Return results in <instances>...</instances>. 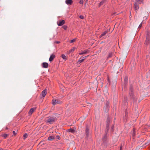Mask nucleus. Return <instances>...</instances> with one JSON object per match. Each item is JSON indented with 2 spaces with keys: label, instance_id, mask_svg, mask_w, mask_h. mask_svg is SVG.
I'll return each instance as SVG.
<instances>
[{
  "label": "nucleus",
  "instance_id": "nucleus-10",
  "mask_svg": "<svg viewBox=\"0 0 150 150\" xmlns=\"http://www.w3.org/2000/svg\"><path fill=\"white\" fill-rule=\"evenodd\" d=\"M55 57V56L54 54H52L51 55L50 57V58H49V60L50 62L52 61L54 58Z\"/></svg>",
  "mask_w": 150,
  "mask_h": 150
},
{
  "label": "nucleus",
  "instance_id": "nucleus-7",
  "mask_svg": "<svg viewBox=\"0 0 150 150\" xmlns=\"http://www.w3.org/2000/svg\"><path fill=\"white\" fill-rule=\"evenodd\" d=\"M36 108H35L30 109L28 112L29 115H31L34 112V111L36 110Z\"/></svg>",
  "mask_w": 150,
  "mask_h": 150
},
{
  "label": "nucleus",
  "instance_id": "nucleus-33",
  "mask_svg": "<svg viewBox=\"0 0 150 150\" xmlns=\"http://www.w3.org/2000/svg\"><path fill=\"white\" fill-rule=\"evenodd\" d=\"M103 1H102L100 3V5L101 6L102 5L103 3Z\"/></svg>",
  "mask_w": 150,
  "mask_h": 150
},
{
  "label": "nucleus",
  "instance_id": "nucleus-19",
  "mask_svg": "<svg viewBox=\"0 0 150 150\" xmlns=\"http://www.w3.org/2000/svg\"><path fill=\"white\" fill-rule=\"evenodd\" d=\"M139 4H141L142 3L143 1V0H135Z\"/></svg>",
  "mask_w": 150,
  "mask_h": 150
},
{
  "label": "nucleus",
  "instance_id": "nucleus-20",
  "mask_svg": "<svg viewBox=\"0 0 150 150\" xmlns=\"http://www.w3.org/2000/svg\"><path fill=\"white\" fill-rule=\"evenodd\" d=\"M86 135L88 136V128H86Z\"/></svg>",
  "mask_w": 150,
  "mask_h": 150
},
{
  "label": "nucleus",
  "instance_id": "nucleus-4",
  "mask_svg": "<svg viewBox=\"0 0 150 150\" xmlns=\"http://www.w3.org/2000/svg\"><path fill=\"white\" fill-rule=\"evenodd\" d=\"M129 94L130 96L131 97V98H132V99L134 100V95H133V89L131 88H130Z\"/></svg>",
  "mask_w": 150,
  "mask_h": 150
},
{
  "label": "nucleus",
  "instance_id": "nucleus-22",
  "mask_svg": "<svg viewBox=\"0 0 150 150\" xmlns=\"http://www.w3.org/2000/svg\"><path fill=\"white\" fill-rule=\"evenodd\" d=\"M135 129H134L133 130V137L134 138V137L135 136Z\"/></svg>",
  "mask_w": 150,
  "mask_h": 150
},
{
  "label": "nucleus",
  "instance_id": "nucleus-21",
  "mask_svg": "<svg viewBox=\"0 0 150 150\" xmlns=\"http://www.w3.org/2000/svg\"><path fill=\"white\" fill-rule=\"evenodd\" d=\"M74 131L75 130H74L71 129H68V131L69 132H71L72 133H74Z\"/></svg>",
  "mask_w": 150,
  "mask_h": 150
},
{
  "label": "nucleus",
  "instance_id": "nucleus-37",
  "mask_svg": "<svg viewBox=\"0 0 150 150\" xmlns=\"http://www.w3.org/2000/svg\"><path fill=\"white\" fill-rule=\"evenodd\" d=\"M106 108H107V109L108 110V107L107 106H106Z\"/></svg>",
  "mask_w": 150,
  "mask_h": 150
},
{
  "label": "nucleus",
  "instance_id": "nucleus-9",
  "mask_svg": "<svg viewBox=\"0 0 150 150\" xmlns=\"http://www.w3.org/2000/svg\"><path fill=\"white\" fill-rule=\"evenodd\" d=\"M65 2L68 5H71L72 4L73 1L72 0H66Z\"/></svg>",
  "mask_w": 150,
  "mask_h": 150
},
{
  "label": "nucleus",
  "instance_id": "nucleus-18",
  "mask_svg": "<svg viewBox=\"0 0 150 150\" xmlns=\"http://www.w3.org/2000/svg\"><path fill=\"white\" fill-rule=\"evenodd\" d=\"M128 80V78L127 77H126L124 79V83L126 84L127 83V81Z\"/></svg>",
  "mask_w": 150,
  "mask_h": 150
},
{
  "label": "nucleus",
  "instance_id": "nucleus-29",
  "mask_svg": "<svg viewBox=\"0 0 150 150\" xmlns=\"http://www.w3.org/2000/svg\"><path fill=\"white\" fill-rule=\"evenodd\" d=\"M79 3L80 4H83V0H80Z\"/></svg>",
  "mask_w": 150,
  "mask_h": 150
},
{
  "label": "nucleus",
  "instance_id": "nucleus-26",
  "mask_svg": "<svg viewBox=\"0 0 150 150\" xmlns=\"http://www.w3.org/2000/svg\"><path fill=\"white\" fill-rule=\"evenodd\" d=\"M109 129V125L108 124H107L106 126V129L108 130Z\"/></svg>",
  "mask_w": 150,
  "mask_h": 150
},
{
  "label": "nucleus",
  "instance_id": "nucleus-15",
  "mask_svg": "<svg viewBox=\"0 0 150 150\" xmlns=\"http://www.w3.org/2000/svg\"><path fill=\"white\" fill-rule=\"evenodd\" d=\"M61 56L62 58L65 60H66L67 59V57L64 54H62Z\"/></svg>",
  "mask_w": 150,
  "mask_h": 150
},
{
  "label": "nucleus",
  "instance_id": "nucleus-38",
  "mask_svg": "<svg viewBox=\"0 0 150 150\" xmlns=\"http://www.w3.org/2000/svg\"><path fill=\"white\" fill-rule=\"evenodd\" d=\"M121 148H122V147H120V150H121Z\"/></svg>",
  "mask_w": 150,
  "mask_h": 150
},
{
  "label": "nucleus",
  "instance_id": "nucleus-14",
  "mask_svg": "<svg viewBox=\"0 0 150 150\" xmlns=\"http://www.w3.org/2000/svg\"><path fill=\"white\" fill-rule=\"evenodd\" d=\"M86 57H83V59H81V60H79L78 61L77 63L79 64V63H81L82 62H83L84 61V60H85V58H86Z\"/></svg>",
  "mask_w": 150,
  "mask_h": 150
},
{
  "label": "nucleus",
  "instance_id": "nucleus-34",
  "mask_svg": "<svg viewBox=\"0 0 150 150\" xmlns=\"http://www.w3.org/2000/svg\"><path fill=\"white\" fill-rule=\"evenodd\" d=\"M113 126L112 127L111 129V130L113 131Z\"/></svg>",
  "mask_w": 150,
  "mask_h": 150
},
{
  "label": "nucleus",
  "instance_id": "nucleus-30",
  "mask_svg": "<svg viewBox=\"0 0 150 150\" xmlns=\"http://www.w3.org/2000/svg\"><path fill=\"white\" fill-rule=\"evenodd\" d=\"M79 18H80L81 19H83L84 18V17L83 16H79Z\"/></svg>",
  "mask_w": 150,
  "mask_h": 150
},
{
  "label": "nucleus",
  "instance_id": "nucleus-41",
  "mask_svg": "<svg viewBox=\"0 0 150 150\" xmlns=\"http://www.w3.org/2000/svg\"><path fill=\"white\" fill-rule=\"evenodd\" d=\"M0 150H2V149H0Z\"/></svg>",
  "mask_w": 150,
  "mask_h": 150
},
{
  "label": "nucleus",
  "instance_id": "nucleus-40",
  "mask_svg": "<svg viewBox=\"0 0 150 150\" xmlns=\"http://www.w3.org/2000/svg\"><path fill=\"white\" fill-rule=\"evenodd\" d=\"M110 55H110V54H109V57H110Z\"/></svg>",
  "mask_w": 150,
  "mask_h": 150
},
{
  "label": "nucleus",
  "instance_id": "nucleus-16",
  "mask_svg": "<svg viewBox=\"0 0 150 150\" xmlns=\"http://www.w3.org/2000/svg\"><path fill=\"white\" fill-rule=\"evenodd\" d=\"M107 33V31H105L103 33L100 35V37H102L105 35Z\"/></svg>",
  "mask_w": 150,
  "mask_h": 150
},
{
  "label": "nucleus",
  "instance_id": "nucleus-32",
  "mask_svg": "<svg viewBox=\"0 0 150 150\" xmlns=\"http://www.w3.org/2000/svg\"><path fill=\"white\" fill-rule=\"evenodd\" d=\"M142 23H141L140 24L138 28H139L140 29L141 28L142 26Z\"/></svg>",
  "mask_w": 150,
  "mask_h": 150
},
{
  "label": "nucleus",
  "instance_id": "nucleus-5",
  "mask_svg": "<svg viewBox=\"0 0 150 150\" xmlns=\"http://www.w3.org/2000/svg\"><path fill=\"white\" fill-rule=\"evenodd\" d=\"M89 52V51L88 50H86L83 51H82L81 52L79 53V55H82L86 54Z\"/></svg>",
  "mask_w": 150,
  "mask_h": 150
},
{
  "label": "nucleus",
  "instance_id": "nucleus-11",
  "mask_svg": "<svg viewBox=\"0 0 150 150\" xmlns=\"http://www.w3.org/2000/svg\"><path fill=\"white\" fill-rule=\"evenodd\" d=\"M47 94V90L46 89H45L43 90L42 93V95L43 97H44Z\"/></svg>",
  "mask_w": 150,
  "mask_h": 150
},
{
  "label": "nucleus",
  "instance_id": "nucleus-39",
  "mask_svg": "<svg viewBox=\"0 0 150 150\" xmlns=\"http://www.w3.org/2000/svg\"><path fill=\"white\" fill-rule=\"evenodd\" d=\"M8 128L7 127H6V129H8Z\"/></svg>",
  "mask_w": 150,
  "mask_h": 150
},
{
  "label": "nucleus",
  "instance_id": "nucleus-24",
  "mask_svg": "<svg viewBox=\"0 0 150 150\" xmlns=\"http://www.w3.org/2000/svg\"><path fill=\"white\" fill-rule=\"evenodd\" d=\"M7 134H4L3 135V136L4 138H6L7 137Z\"/></svg>",
  "mask_w": 150,
  "mask_h": 150
},
{
  "label": "nucleus",
  "instance_id": "nucleus-23",
  "mask_svg": "<svg viewBox=\"0 0 150 150\" xmlns=\"http://www.w3.org/2000/svg\"><path fill=\"white\" fill-rule=\"evenodd\" d=\"M28 135L27 134H25L23 135V137L24 139L26 138L27 137Z\"/></svg>",
  "mask_w": 150,
  "mask_h": 150
},
{
  "label": "nucleus",
  "instance_id": "nucleus-13",
  "mask_svg": "<svg viewBox=\"0 0 150 150\" xmlns=\"http://www.w3.org/2000/svg\"><path fill=\"white\" fill-rule=\"evenodd\" d=\"M134 8L135 10L138 9L139 8V5L138 4L135 3L134 4Z\"/></svg>",
  "mask_w": 150,
  "mask_h": 150
},
{
  "label": "nucleus",
  "instance_id": "nucleus-1",
  "mask_svg": "<svg viewBox=\"0 0 150 150\" xmlns=\"http://www.w3.org/2000/svg\"><path fill=\"white\" fill-rule=\"evenodd\" d=\"M55 120V118L52 117H49L46 120V122H47L49 123L50 124H52L53 122Z\"/></svg>",
  "mask_w": 150,
  "mask_h": 150
},
{
  "label": "nucleus",
  "instance_id": "nucleus-25",
  "mask_svg": "<svg viewBox=\"0 0 150 150\" xmlns=\"http://www.w3.org/2000/svg\"><path fill=\"white\" fill-rule=\"evenodd\" d=\"M75 41V39L72 40L70 41V42L71 43H72V42H74Z\"/></svg>",
  "mask_w": 150,
  "mask_h": 150
},
{
  "label": "nucleus",
  "instance_id": "nucleus-28",
  "mask_svg": "<svg viewBox=\"0 0 150 150\" xmlns=\"http://www.w3.org/2000/svg\"><path fill=\"white\" fill-rule=\"evenodd\" d=\"M65 30L67 29V26H66L64 25L62 27Z\"/></svg>",
  "mask_w": 150,
  "mask_h": 150
},
{
  "label": "nucleus",
  "instance_id": "nucleus-17",
  "mask_svg": "<svg viewBox=\"0 0 150 150\" xmlns=\"http://www.w3.org/2000/svg\"><path fill=\"white\" fill-rule=\"evenodd\" d=\"M54 139V137L53 136H50L48 138V140H51Z\"/></svg>",
  "mask_w": 150,
  "mask_h": 150
},
{
  "label": "nucleus",
  "instance_id": "nucleus-3",
  "mask_svg": "<svg viewBox=\"0 0 150 150\" xmlns=\"http://www.w3.org/2000/svg\"><path fill=\"white\" fill-rule=\"evenodd\" d=\"M61 103V101L58 99H53L52 100V103L53 105H55L56 104H59Z\"/></svg>",
  "mask_w": 150,
  "mask_h": 150
},
{
  "label": "nucleus",
  "instance_id": "nucleus-2",
  "mask_svg": "<svg viewBox=\"0 0 150 150\" xmlns=\"http://www.w3.org/2000/svg\"><path fill=\"white\" fill-rule=\"evenodd\" d=\"M150 33L149 32H148L147 33V36H146V39L145 40V44L146 45H147L148 44L149 41V35Z\"/></svg>",
  "mask_w": 150,
  "mask_h": 150
},
{
  "label": "nucleus",
  "instance_id": "nucleus-12",
  "mask_svg": "<svg viewBox=\"0 0 150 150\" xmlns=\"http://www.w3.org/2000/svg\"><path fill=\"white\" fill-rule=\"evenodd\" d=\"M75 49L76 48L75 47H73L68 52V54H69L71 52H74L75 50Z\"/></svg>",
  "mask_w": 150,
  "mask_h": 150
},
{
  "label": "nucleus",
  "instance_id": "nucleus-31",
  "mask_svg": "<svg viewBox=\"0 0 150 150\" xmlns=\"http://www.w3.org/2000/svg\"><path fill=\"white\" fill-rule=\"evenodd\" d=\"M106 136H105L103 138V142H104L103 141L104 140H106Z\"/></svg>",
  "mask_w": 150,
  "mask_h": 150
},
{
  "label": "nucleus",
  "instance_id": "nucleus-6",
  "mask_svg": "<svg viewBox=\"0 0 150 150\" xmlns=\"http://www.w3.org/2000/svg\"><path fill=\"white\" fill-rule=\"evenodd\" d=\"M48 64L46 62H43L42 64V67L45 68H47L48 67Z\"/></svg>",
  "mask_w": 150,
  "mask_h": 150
},
{
  "label": "nucleus",
  "instance_id": "nucleus-35",
  "mask_svg": "<svg viewBox=\"0 0 150 150\" xmlns=\"http://www.w3.org/2000/svg\"><path fill=\"white\" fill-rule=\"evenodd\" d=\"M13 134H14L15 135L16 134V132L14 131H13Z\"/></svg>",
  "mask_w": 150,
  "mask_h": 150
},
{
  "label": "nucleus",
  "instance_id": "nucleus-36",
  "mask_svg": "<svg viewBox=\"0 0 150 150\" xmlns=\"http://www.w3.org/2000/svg\"><path fill=\"white\" fill-rule=\"evenodd\" d=\"M56 43H57V44H58V43H60V42L59 41H56Z\"/></svg>",
  "mask_w": 150,
  "mask_h": 150
},
{
  "label": "nucleus",
  "instance_id": "nucleus-8",
  "mask_svg": "<svg viewBox=\"0 0 150 150\" xmlns=\"http://www.w3.org/2000/svg\"><path fill=\"white\" fill-rule=\"evenodd\" d=\"M65 23V21L64 20H62L59 22V23H57L58 25L59 26H61L63 25Z\"/></svg>",
  "mask_w": 150,
  "mask_h": 150
},
{
  "label": "nucleus",
  "instance_id": "nucleus-27",
  "mask_svg": "<svg viewBox=\"0 0 150 150\" xmlns=\"http://www.w3.org/2000/svg\"><path fill=\"white\" fill-rule=\"evenodd\" d=\"M56 138L58 139H60V137L59 136H56Z\"/></svg>",
  "mask_w": 150,
  "mask_h": 150
}]
</instances>
